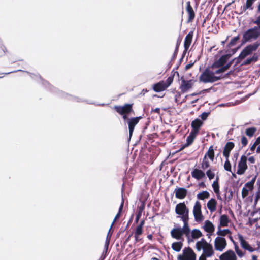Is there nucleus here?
I'll return each mask as SVG.
<instances>
[{
    "label": "nucleus",
    "instance_id": "nucleus-1",
    "mask_svg": "<svg viewBox=\"0 0 260 260\" xmlns=\"http://www.w3.org/2000/svg\"><path fill=\"white\" fill-rule=\"evenodd\" d=\"M252 23L256 25L248 29L243 34V43L256 40L260 37V15L252 21Z\"/></svg>",
    "mask_w": 260,
    "mask_h": 260
},
{
    "label": "nucleus",
    "instance_id": "nucleus-2",
    "mask_svg": "<svg viewBox=\"0 0 260 260\" xmlns=\"http://www.w3.org/2000/svg\"><path fill=\"white\" fill-rule=\"evenodd\" d=\"M232 73L233 71H230L223 76H222V75L217 76L214 75V72L207 68L200 75V81L205 83H213L218 81L221 78L228 77L229 75Z\"/></svg>",
    "mask_w": 260,
    "mask_h": 260
},
{
    "label": "nucleus",
    "instance_id": "nucleus-3",
    "mask_svg": "<svg viewBox=\"0 0 260 260\" xmlns=\"http://www.w3.org/2000/svg\"><path fill=\"white\" fill-rule=\"evenodd\" d=\"M196 248L198 251L203 250L201 256H204L205 258L211 257L214 253L212 245L208 243L204 238H202L196 243Z\"/></svg>",
    "mask_w": 260,
    "mask_h": 260
},
{
    "label": "nucleus",
    "instance_id": "nucleus-4",
    "mask_svg": "<svg viewBox=\"0 0 260 260\" xmlns=\"http://www.w3.org/2000/svg\"><path fill=\"white\" fill-rule=\"evenodd\" d=\"M175 212L177 218L180 219L182 221L189 220V210L184 202L179 203L176 205Z\"/></svg>",
    "mask_w": 260,
    "mask_h": 260
},
{
    "label": "nucleus",
    "instance_id": "nucleus-5",
    "mask_svg": "<svg viewBox=\"0 0 260 260\" xmlns=\"http://www.w3.org/2000/svg\"><path fill=\"white\" fill-rule=\"evenodd\" d=\"M259 46L260 43L258 41L247 45L240 53L239 58L240 59L244 58L250 54L252 52L256 51Z\"/></svg>",
    "mask_w": 260,
    "mask_h": 260
},
{
    "label": "nucleus",
    "instance_id": "nucleus-6",
    "mask_svg": "<svg viewBox=\"0 0 260 260\" xmlns=\"http://www.w3.org/2000/svg\"><path fill=\"white\" fill-rule=\"evenodd\" d=\"M178 260H196V254L193 250L188 247H185L182 250V254L178 256Z\"/></svg>",
    "mask_w": 260,
    "mask_h": 260
},
{
    "label": "nucleus",
    "instance_id": "nucleus-7",
    "mask_svg": "<svg viewBox=\"0 0 260 260\" xmlns=\"http://www.w3.org/2000/svg\"><path fill=\"white\" fill-rule=\"evenodd\" d=\"M193 214L196 221L199 222L203 220L204 216L201 211V204L198 201H197L194 205Z\"/></svg>",
    "mask_w": 260,
    "mask_h": 260
},
{
    "label": "nucleus",
    "instance_id": "nucleus-8",
    "mask_svg": "<svg viewBox=\"0 0 260 260\" xmlns=\"http://www.w3.org/2000/svg\"><path fill=\"white\" fill-rule=\"evenodd\" d=\"M227 245L225 239L224 237L218 236L214 240V248L216 251L222 252Z\"/></svg>",
    "mask_w": 260,
    "mask_h": 260
},
{
    "label": "nucleus",
    "instance_id": "nucleus-9",
    "mask_svg": "<svg viewBox=\"0 0 260 260\" xmlns=\"http://www.w3.org/2000/svg\"><path fill=\"white\" fill-rule=\"evenodd\" d=\"M142 118V117L141 116H139L130 118L129 119H127V123L128 126L129 139L131 138L135 126L139 123L140 120Z\"/></svg>",
    "mask_w": 260,
    "mask_h": 260
},
{
    "label": "nucleus",
    "instance_id": "nucleus-10",
    "mask_svg": "<svg viewBox=\"0 0 260 260\" xmlns=\"http://www.w3.org/2000/svg\"><path fill=\"white\" fill-rule=\"evenodd\" d=\"M247 157L245 155H242L238 165V170L237 173L239 175H242L244 173L247 169L246 164Z\"/></svg>",
    "mask_w": 260,
    "mask_h": 260
},
{
    "label": "nucleus",
    "instance_id": "nucleus-11",
    "mask_svg": "<svg viewBox=\"0 0 260 260\" xmlns=\"http://www.w3.org/2000/svg\"><path fill=\"white\" fill-rule=\"evenodd\" d=\"M181 84L179 88L182 93L186 92L192 88L193 84L192 80H185L183 77H182L181 78Z\"/></svg>",
    "mask_w": 260,
    "mask_h": 260
},
{
    "label": "nucleus",
    "instance_id": "nucleus-12",
    "mask_svg": "<svg viewBox=\"0 0 260 260\" xmlns=\"http://www.w3.org/2000/svg\"><path fill=\"white\" fill-rule=\"evenodd\" d=\"M114 108L116 112L120 115L129 114L133 111L132 105L131 104H125L123 106H115Z\"/></svg>",
    "mask_w": 260,
    "mask_h": 260
},
{
    "label": "nucleus",
    "instance_id": "nucleus-13",
    "mask_svg": "<svg viewBox=\"0 0 260 260\" xmlns=\"http://www.w3.org/2000/svg\"><path fill=\"white\" fill-rule=\"evenodd\" d=\"M230 57V54H226L221 56L218 60L215 61L213 63V67L220 68L224 66V65L227 62Z\"/></svg>",
    "mask_w": 260,
    "mask_h": 260
},
{
    "label": "nucleus",
    "instance_id": "nucleus-14",
    "mask_svg": "<svg viewBox=\"0 0 260 260\" xmlns=\"http://www.w3.org/2000/svg\"><path fill=\"white\" fill-rule=\"evenodd\" d=\"M220 260H237L235 252L232 250H229L222 253L220 256Z\"/></svg>",
    "mask_w": 260,
    "mask_h": 260
},
{
    "label": "nucleus",
    "instance_id": "nucleus-15",
    "mask_svg": "<svg viewBox=\"0 0 260 260\" xmlns=\"http://www.w3.org/2000/svg\"><path fill=\"white\" fill-rule=\"evenodd\" d=\"M203 124V121L199 118H197L193 120L191 123V127L192 128L191 132L198 134L199 130Z\"/></svg>",
    "mask_w": 260,
    "mask_h": 260
},
{
    "label": "nucleus",
    "instance_id": "nucleus-16",
    "mask_svg": "<svg viewBox=\"0 0 260 260\" xmlns=\"http://www.w3.org/2000/svg\"><path fill=\"white\" fill-rule=\"evenodd\" d=\"M239 241L240 242L241 246L245 250H248L250 252H252L254 251H258V248H254L252 247L248 242L245 241L242 236L240 235L239 236Z\"/></svg>",
    "mask_w": 260,
    "mask_h": 260
},
{
    "label": "nucleus",
    "instance_id": "nucleus-17",
    "mask_svg": "<svg viewBox=\"0 0 260 260\" xmlns=\"http://www.w3.org/2000/svg\"><path fill=\"white\" fill-rule=\"evenodd\" d=\"M171 236L173 238L177 240H181L183 241L182 238V233L181 231V227L178 226L176 228L173 229L170 232Z\"/></svg>",
    "mask_w": 260,
    "mask_h": 260
},
{
    "label": "nucleus",
    "instance_id": "nucleus-18",
    "mask_svg": "<svg viewBox=\"0 0 260 260\" xmlns=\"http://www.w3.org/2000/svg\"><path fill=\"white\" fill-rule=\"evenodd\" d=\"M175 197L177 199H183L187 193V190L184 188L177 187L174 190Z\"/></svg>",
    "mask_w": 260,
    "mask_h": 260
},
{
    "label": "nucleus",
    "instance_id": "nucleus-19",
    "mask_svg": "<svg viewBox=\"0 0 260 260\" xmlns=\"http://www.w3.org/2000/svg\"><path fill=\"white\" fill-rule=\"evenodd\" d=\"M186 11L188 15V22H191L194 18L195 14L193 8H192L190 2L188 1L187 2Z\"/></svg>",
    "mask_w": 260,
    "mask_h": 260
},
{
    "label": "nucleus",
    "instance_id": "nucleus-20",
    "mask_svg": "<svg viewBox=\"0 0 260 260\" xmlns=\"http://www.w3.org/2000/svg\"><path fill=\"white\" fill-rule=\"evenodd\" d=\"M183 222V226L182 228H181V231L182 234H184L187 237L188 239V242L190 241L189 235L190 233V230L189 226L188 221L189 220H184L182 221Z\"/></svg>",
    "mask_w": 260,
    "mask_h": 260
},
{
    "label": "nucleus",
    "instance_id": "nucleus-21",
    "mask_svg": "<svg viewBox=\"0 0 260 260\" xmlns=\"http://www.w3.org/2000/svg\"><path fill=\"white\" fill-rule=\"evenodd\" d=\"M191 173L192 177L197 180H200L205 176L204 172L198 169H194Z\"/></svg>",
    "mask_w": 260,
    "mask_h": 260
},
{
    "label": "nucleus",
    "instance_id": "nucleus-22",
    "mask_svg": "<svg viewBox=\"0 0 260 260\" xmlns=\"http://www.w3.org/2000/svg\"><path fill=\"white\" fill-rule=\"evenodd\" d=\"M217 201L215 199L212 198L208 201L207 204V207L209 211L213 213L216 210Z\"/></svg>",
    "mask_w": 260,
    "mask_h": 260
},
{
    "label": "nucleus",
    "instance_id": "nucleus-23",
    "mask_svg": "<svg viewBox=\"0 0 260 260\" xmlns=\"http://www.w3.org/2000/svg\"><path fill=\"white\" fill-rule=\"evenodd\" d=\"M193 37V32H189L185 37L184 42V46L185 50H187L191 43L192 39Z\"/></svg>",
    "mask_w": 260,
    "mask_h": 260
},
{
    "label": "nucleus",
    "instance_id": "nucleus-24",
    "mask_svg": "<svg viewBox=\"0 0 260 260\" xmlns=\"http://www.w3.org/2000/svg\"><path fill=\"white\" fill-rule=\"evenodd\" d=\"M167 88V86H165V82H159L156 84L153 85V89L157 92H159L165 90Z\"/></svg>",
    "mask_w": 260,
    "mask_h": 260
},
{
    "label": "nucleus",
    "instance_id": "nucleus-25",
    "mask_svg": "<svg viewBox=\"0 0 260 260\" xmlns=\"http://www.w3.org/2000/svg\"><path fill=\"white\" fill-rule=\"evenodd\" d=\"M197 135L198 134H195L193 132H190L189 135L187 137L186 143L184 144V145L183 146L182 148L188 147L189 145H190L193 143L194 139L196 138Z\"/></svg>",
    "mask_w": 260,
    "mask_h": 260
},
{
    "label": "nucleus",
    "instance_id": "nucleus-26",
    "mask_svg": "<svg viewBox=\"0 0 260 260\" xmlns=\"http://www.w3.org/2000/svg\"><path fill=\"white\" fill-rule=\"evenodd\" d=\"M204 229L208 233H212L214 231V226L209 220H206L205 222Z\"/></svg>",
    "mask_w": 260,
    "mask_h": 260
},
{
    "label": "nucleus",
    "instance_id": "nucleus-27",
    "mask_svg": "<svg viewBox=\"0 0 260 260\" xmlns=\"http://www.w3.org/2000/svg\"><path fill=\"white\" fill-rule=\"evenodd\" d=\"M258 58V55L257 53H254L252 56L248 57L246 59H245L243 61V64L248 65L250 64L251 62H255L257 60Z\"/></svg>",
    "mask_w": 260,
    "mask_h": 260
},
{
    "label": "nucleus",
    "instance_id": "nucleus-28",
    "mask_svg": "<svg viewBox=\"0 0 260 260\" xmlns=\"http://www.w3.org/2000/svg\"><path fill=\"white\" fill-rule=\"evenodd\" d=\"M207 157H209V158L213 161L214 158V151L213 149V146H211L207 151V152L205 154L204 158L207 159Z\"/></svg>",
    "mask_w": 260,
    "mask_h": 260
},
{
    "label": "nucleus",
    "instance_id": "nucleus-29",
    "mask_svg": "<svg viewBox=\"0 0 260 260\" xmlns=\"http://www.w3.org/2000/svg\"><path fill=\"white\" fill-rule=\"evenodd\" d=\"M183 247L182 241L175 242L172 244V248L176 252H179Z\"/></svg>",
    "mask_w": 260,
    "mask_h": 260
},
{
    "label": "nucleus",
    "instance_id": "nucleus-30",
    "mask_svg": "<svg viewBox=\"0 0 260 260\" xmlns=\"http://www.w3.org/2000/svg\"><path fill=\"white\" fill-rule=\"evenodd\" d=\"M229 218L226 215H222L220 217V226H228Z\"/></svg>",
    "mask_w": 260,
    "mask_h": 260
},
{
    "label": "nucleus",
    "instance_id": "nucleus-31",
    "mask_svg": "<svg viewBox=\"0 0 260 260\" xmlns=\"http://www.w3.org/2000/svg\"><path fill=\"white\" fill-rule=\"evenodd\" d=\"M232 63H233V61H231L230 62L228 63L225 66H224L223 67H220V68H219V69L216 70L214 72V75L215 74H220V73L224 72L226 70H227L229 68V67L231 66Z\"/></svg>",
    "mask_w": 260,
    "mask_h": 260
},
{
    "label": "nucleus",
    "instance_id": "nucleus-32",
    "mask_svg": "<svg viewBox=\"0 0 260 260\" xmlns=\"http://www.w3.org/2000/svg\"><path fill=\"white\" fill-rule=\"evenodd\" d=\"M256 131H257V128L256 127H249V128H247L245 130V134L246 135V136H247L249 138H251L254 135V134Z\"/></svg>",
    "mask_w": 260,
    "mask_h": 260
},
{
    "label": "nucleus",
    "instance_id": "nucleus-33",
    "mask_svg": "<svg viewBox=\"0 0 260 260\" xmlns=\"http://www.w3.org/2000/svg\"><path fill=\"white\" fill-rule=\"evenodd\" d=\"M218 230L217 232H216V234L220 237H223V236H225L228 234H231L230 230L228 229L221 230L220 228V226H218Z\"/></svg>",
    "mask_w": 260,
    "mask_h": 260
},
{
    "label": "nucleus",
    "instance_id": "nucleus-34",
    "mask_svg": "<svg viewBox=\"0 0 260 260\" xmlns=\"http://www.w3.org/2000/svg\"><path fill=\"white\" fill-rule=\"evenodd\" d=\"M235 144L232 142H228L225 145L223 149V152L230 153L231 150L234 148Z\"/></svg>",
    "mask_w": 260,
    "mask_h": 260
},
{
    "label": "nucleus",
    "instance_id": "nucleus-35",
    "mask_svg": "<svg viewBox=\"0 0 260 260\" xmlns=\"http://www.w3.org/2000/svg\"><path fill=\"white\" fill-rule=\"evenodd\" d=\"M209 196L210 194L207 191H203L202 192L198 193L197 197L199 200H203L205 199L209 198Z\"/></svg>",
    "mask_w": 260,
    "mask_h": 260
},
{
    "label": "nucleus",
    "instance_id": "nucleus-36",
    "mask_svg": "<svg viewBox=\"0 0 260 260\" xmlns=\"http://www.w3.org/2000/svg\"><path fill=\"white\" fill-rule=\"evenodd\" d=\"M218 179L219 178L217 177L216 179V180H215L213 184H212V187L214 190V191L215 193H218V192H219V186L218 184Z\"/></svg>",
    "mask_w": 260,
    "mask_h": 260
},
{
    "label": "nucleus",
    "instance_id": "nucleus-37",
    "mask_svg": "<svg viewBox=\"0 0 260 260\" xmlns=\"http://www.w3.org/2000/svg\"><path fill=\"white\" fill-rule=\"evenodd\" d=\"M202 235L201 232L198 229H194L191 232V236L193 239L199 238Z\"/></svg>",
    "mask_w": 260,
    "mask_h": 260
},
{
    "label": "nucleus",
    "instance_id": "nucleus-38",
    "mask_svg": "<svg viewBox=\"0 0 260 260\" xmlns=\"http://www.w3.org/2000/svg\"><path fill=\"white\" fill-rule=\"evenodd\" d=\"M247 10H252L250 7H249V6L247 4H245L244 5L240 7L239 12H236V13L239 15H241L245 12Z\"/></svg>",
    "mask_w": 260,
    "mask_h": 260
},
{
    "label": "nucleus",
    "instance_id": "nucleus-39",
    "mask_svg": "<svg viewBox=\"0 0 260 260\" xmlns=\"http://www.w3.org/2000/svg\"><path fill=\"white\" fill-rule=\"evenodd\" d=\"M247 10H252L250 7H249V6L247 4H245L244 5L240 7L239 12H236V13L239 15H241L245 12Z\"/></svg>",
    "mask_w": 260,
    "mask_h": 260
},
{
    "label": "nucleus",
    "instance_id": "nucleus-40",
    "mask_svg": "<svg viewBox=\"0 0 260 260\" xmlns=\"http://www.w3.org/2000/svg\"><path fill=\"white\" fill-rule=\"evenodd\" d=\"M123 205H124V201H123V199H122V202H121L120 206L119 207V208L118 213L117 214V215L115 217V218L111 224V227H112L113 225L114 224V222L116 221L117 219L119 217V216L120 215V213H121V212L123 209Z\"/></svg>",
    "mask_w": 260,
    "mask_h": 260
},
{
    "label": "nucleus",
    "instance_id": "nucleus-41",
    "mask_svg": "<svg viewBox=\"0 0 260 260\" xmlns=\"http://www.w3.org/2000/svg\"><path fill=\"white\" fill-rule=\"evenodd\" d=\"M210 166L209 162L205 158H203V161L201 164V168L203 170H205Z\"/></svg>",
    "mask_w": 260,
    "mask_h": 260
},
{
    "label": "nucleus",
    "instance_id": "nucleus-42",
    "mask_svg": "<svg viewBox=\"0 0 260 260\" xmlns=\"http://www.w3.org/2000/svg\"><path fill=\"white\" fill-rule=\"evenodd\" d=\"M241 143L242 145V147H245L248 144L247 138L244 135L241 136Z\"/></svg>",
    "mask_w": 260,
    "mask_h": 260
},
{
    "label": "nucleus",
    "instance_id": "nucleus-43",
    "mask_svg": "<svg viewBox=\"0 0 260 260\" xmlns=\"http://www.w3.org/2000/svg\"><path fill=\"white\" fill-rule=\"evenodd\" d=\"M224 169L229 172H231V165L229 160H226L224 164Z\"/></svg>",
    "mask_w": 260,
    "mask_h": 260
},
{
    "label": "nucleus",
    "instance_id": "nucleus-44",
    "mask_svg": "<svg viewBox=\"0 0 260 260\" xmlns=\"http://www.w3.org/2000/svg\"><path fill=\"white\" fill-rule=\"evenodd\" d=\"M206 175L210 180L213 179L215 176V174L211 171V169L208 170L206 172Z\"/></svg>",
    "mask_w": 260,
    "mask_h": 260
},
{
    "label": "nucleus",
    "instance_id": "nucleus-45",
    "mask_svg": "<svg viewBox=\"0 0 260 260\" xmlns=\"http://www.w3.org/2000/svg\"><path fill=\"white\" fill-rule=\"evenodd\" d=\"M30 77H31V78H34L33 76H36V77H37V78L39 79V80H40V81H42V84H43V85H45V86H46V85H49V83H48V82H47V81H44V80L41 78V77L40 76H37V75H34V74H30Z\"/></svg>",
    "mask_w": 260,
    "mask_h": 260
},
{
    "label": "nucleus",
    "instance_id": "nucleus-46",
    "mask_svg": "<svg viewBox=\"0 0 260 260\" xmlns=\"http://www.w3.org/2000/svg\"><path fill=\"white\" fill-rule=\"evenodd\" d=\"M239 39V37L238 36H236L232 38L229 43L230 46H234L235 45L236 42Z\"/></svg>",
    "mask_w": 260,
    "mask_h": 260
},
{
    "label": "nucleus",
    "instance_id": "nucleus-47",
    "mask_svg": "<svg viewBox=\"0 0 260 260\" xmlns=\"http://www.w3.org/2000/svg\"><path fill=\"white\" fill-rule=\"evenodd\" d=\"M142 233L143 228L137 226L135 232V234L136 235H141Z\"/></svg>",
    "mask_w": 260,
    "mask_h": 260
},
{
    "label": "nucleus",
    "instance_id": "nucleus-48",
    "mask_svg": "<svg viewBox=\"0 0 260 260\" xmlns=\"http://www.w3.org/2000/svg\"><path fill=\"white\" fill-rule=\"evenodd\" d=\"M173 77H169L167 78L166 82H165V86L168 88L173 82Z\"/></svg>",
    "mask_w": 260,
    "mask_h": 260
},
{
    "label": "nucleus",
    "instance_id": "nucleus-49",
    "mask_svg": "<svg viewBox=\"0 0 260 260\" xmlns=\"http://www.w3.org/2000/svg\"><path fill=\"white\" fill-rule=\"evenodd\" d=\"M256 1V0H246V4H247L249 6V7H250L251 10H253L254 8L253 5Z\"/></svg>",
    "mask_w": 260,
    "mask_h": 260
},
{
    "label": "nucleus",
    "instance_id": "nucleus-50",
    "mask_svg": "<svg viewBox=\"0 0 260 260\" xmlns=\"http://www.w3.org/2000/svg\"><path fill=\"white\" fill-rule=\"evenodd\" d=\"M248 192H249V189H248L245 187H244L242 190V197L245 198V197H246L248 194Z\"/></svg>",
    "mask_w": 260,
    "mask_h": 260
},
{
    "label": "nucleus",
    "instance_id": "nucleus-51",
    "mask_svg": "<svg viewBox=\"0 0 260 260\" xmlns=\"http://www.w3.org/2000/svg\"><path fill=\"white\" fill-rule=\"evenodd\" d=\"M209 113V112H203L200 115V117H201L202 120H205L207 118Z\"/></svg>",
    "mask_w": 260,
    "mask_h": 260
},
{
    "label": "nucleus",
    "instance_id": "nucleus-52",
    "mask_svg": "<svg viewBox=\"0 0 260 260\" xmlns=\"http://www.w3.org/2000/svg\"><path fill=\"white\" fill-rule=\"evenodd\" d=\"M110 240V237H109V239H108V237H106V239L105 243V245H104V250L107 251L108 246L109 245Z\"/></svg>",
    "mask_w": 260,
    "mask_h": 260
},
{
    "label": "nucleus",
    "instance_id": "nucleus-53",
    "mask_svg": "<svg viewBox=\"0 0 260 260\" xmlns=\"http://www.w3.org/2000/svg\"><path fill=\"white\" fill-rule=\"evenodd\" d=\"M246 188H247L248 189H249V191L250 190H252L253 188V185L252 184V182H247L245 184V186Z\"/></svg>",
    "mask_w": 260,
    "mask_h": 260
},
{
    "label": "nucleus",
    "instance_id": "nucleus-54",
    "mask_svg": "<svg viewBox=\"0 0 260 260\" xmlns=\"http://www.w3.org/2000/svg\"><path fill=\"white\" fill-rule=\"evenodd\" d=\"M260 199V190H259L255 194L254 199V205H256L258 201Z\"/></svg>",
    "mask_w": 260,
    "mask_h": 260
},
{
    "label": "nucleus",
    "instance_id": "nucleus-55",
    "mask_svg": "<svg viewBox=\"0 0 260 260\" xmlns=\"http://www.w3.org/2000/svg\"><path fill=\"white\" fill-rule=\"evenodd\" d=\"M107 251L103 250L102 254L100 256V258L99 259V260H104L107 255Z\"/></svg>",
    "mask_w": 260,
    "mask_h": 260
},
{
    "label": "nucleus",
    "instance_id": "nucleus-56",
    "mask_svg": "<svg viewBox=\"0 0 260 260\" xmlns=\"http://www.w3.org/2000/svg\"><path fill=\"white\" fill-rule=\"evenodd\" d=\"M234 104H233V103H227L226 104H220L219 105V106L220 107H224V106H228V107H229V106H234Z\"/></svg>",
    "mask_w": 260,
    "mask_h": 260
},
{
    "label": "nucleus",
    "instance_id": "nucleus-57",
    "mask_svg": "<svg viewBox=\"0 0 260 260\" xmlns=\"http://www.w3.org/2000/svg\"><path fill=\"white\" fill-rule=\"evenodd\" d=\"M177 51H178V48L177 47L176 48V49L173 53V55L172 57V60H174L177 56Z\"/></svg>",
    "mask_w": 260,
    "mask_h": 260
},
{
    "label": "nucleus",
    "instance_id": "nucleus-58",
    "mask_svg": "<svg viewBox=\"0 0 260 260\" xmlns=\"http://www.w3.org/2000/svg\"><path fill=\"white\" fill-rule=\"evenodd\" d=\"M258 145L257 143L255 141V142L253 143V144L250 147V150L251 151H253L256 147V146Z\"/></svg>",
    "mask_w": 260,
    "mask_h": 260
},
{
    "label": "nucleus",
    "instance_id": "nucleus-59",
    "mask_svg": "<svg viewBox=\"0 0 260 260\" xmlns=\"http://www.w3.org/2000/svg\"><path fill=\"white\" fill-rule=\"evenodd\" d=\"M236 253H237V255L240 257H242L244 255V253H243V252L241 250H238V251L236 250Z\"/></svg>",
    "mask_w": 260,
    "mask_h": 260
},
{
    "label": "nucleus",
    "instance_id": "nucleus-60",
    "mask_svg": "<svg viewBox=\"0 0 260 260\" xmlns=\"http://www.w3.org/2000/svg\"><path fill=\"white\" fill-rule=\"evenodd\" d=\"M248 161L251 164H254L255 162V158L253 156H250L248 159Z\"/></svg>",
    "mask_w": 260,
    "mask_h": 260
},
{
    "label": "nucleus",
    "instance_id": "nucleus-61",
    "mask_svg": "<svg viewBox=\"0 0 260 260\" xmlns=\"http://www.w3.org/2000/svg\"><path fill=\"white\" fill-rule=\"evenodd\" d=\"M230 154V153H228V152L223 151V155L225 157L226 160H229Z\"/></svg>",
    "mask_w": 260,
    "mask_h": 260
},
{
    "label": "nucleus",
    "instance_id": "nucleus-62",
    "mask_svg": "<svg viewBox=\"0 0 260 260\" xmlns=\"http://www.w3.org/2000/svg\"><path fill=\"white\" fill-rule=\"evenodd\" d=\"M140 235H136L135 234L134 237L135 239L136 242H138L141 240V239L139 237Z\"/></svg>",
    "mask_w": 260,
    "mask_h": 260
},
{
    "label": "nucleus",
    "instance_id": "nucleus-63",
    "mask_svg": "<svg viewBox=\"0 0 260 260\" xmlns=\"http://www.w3.org/2000/svg\"><path fill=\"white\" fill-rule=\"evenodd\" d=\"M141 215V213L140 212L138 213L136 216V222H137L139 219V218H140V216Z\"/></svg>",
    "mask_w": 260,
    "mask_h": 260
},
{
    "label": "nucleus",
    "instance_id": "nucleus-64",
    "mask_svg": "<svg viewBox=\"0 0 260 260\" xmlns=\"http://www.w3.org/2000/svg\"><path fill=\"white\" fill-rule=\"evenodd\" d=\"M193 66V63H189L188 64H187L185 67V69L186 70H188L192 66Z\"/></svg>",
    "mask_w": 260,
    "mask_h": 260
}]
</instances>
